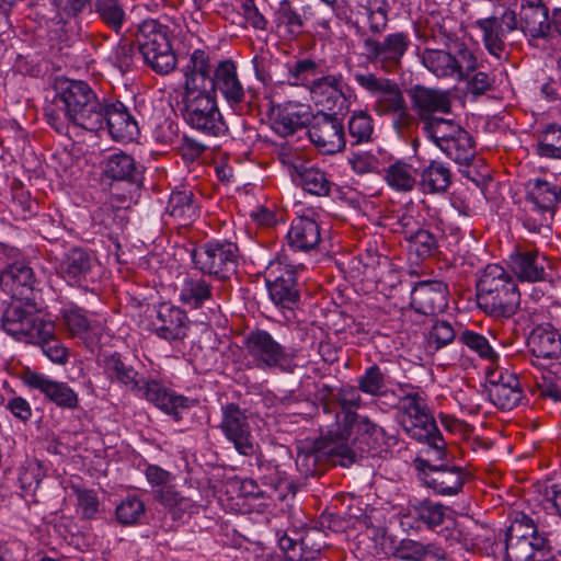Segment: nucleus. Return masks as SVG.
Listing matches in <instances>:
<instances>
[{
	"label": "nucleus",
	"mask_w": 561,
	"mask_h": 561,
	"mask_svg": "<svg viewBox=\"0 0 561 561\" xmlns=\"http://www.w3.org/2000/svg\"><path fill=\"white\" fill-rule=\"evenodd\" d=\"M55 95L45 108L48 124L59 134L72 130L96 133L101 129V102L91 87L82 80L65 77L54 81Z\"/></svg>",
	"instance_id": "obj_1"
},
{
	"label": "nucleus",
	"mask_w": 561,
	"mask_h": 561,
	"mask_svg": "<svg viewBox=\"0 0 561 561\" xmlns=\"http://www.w3.org/2000/svg\"><path fill=\"white\" fill-rule=\"evenodd\" d=\"M398 423L413 439L424 443L426 455L433 454L435 459H444L446 456V443L443 438L426 397L419 391L407 392L398 399Z\"/></svg>",
	"instance_id": "obj_2"
},
{
	"label": "nucleus",
	"mask_w": 561,
	"mask_h": 561,
	"mask_svg": "<svg viewBox=\"0 0 561 561\" xmlns=\"http://www.w3.org/2000/svg\"><path fill=\"white\" fill-rule=\"evenodd\" d=\"M477 300L486 314L510 318L518 309L520 294L515 279L504 267L489 264L477 283Z\"/></svg>",
	"instance_id": "obj_3"
},
{
	"label": "nucleus",
	"mask_w": 561,
	"mask_h": 561,
	"mask_svg": "<svg viewBox=\"0 0 561 561\" xmlns=\"http://www.w3.org/2000/svg\"><path fill=\"white\" fill-rule=\"evenodd\" d=\"M422 65L436 78H466L469 71L478 69V58L465 43H457L451 49L425 47L420 54Z\"/></svg>",
	"instance_id": "obj_4"
},
{
	"label": "nucleus",
	"mask_w": 561,
	"mask_h": 561,
	"mask_svg": "<svg viewBox=\"0 0 561 561\" xmlns=\"http://www.w3.org/2000/svg\"><path fill=\"white\" fill-rule=\"evenodd\" d=\"M191 257L203 274L226 280L236 272L239 248L232 242L213 240L194 247Z\"/></svg>",
	"instance_id": "obj_5"
},
{
	"label": "nucleus",
	"mask_w": 561,
	"mask_h": 561,
	"mask_svg": "<svg viewBox=\"0 0 561 561\" xmlns=\"http://www.w3.org/2000/svg\"><path fill=\"white\" fill-rule=\"evenodd\" d=\"M244 348L259 369H279L284 373H291L296 367L295 354L288 352L267 331L250 332L244 340Z\"/></svg>",
	"instance_id": "obj_6"
},
{
	"label": "nucleus",
	"mask_w": 561,
	"mask_h": 561,
	"mask_svg": "<svg viewBox=\"0 0 561 561\" xmlns=\"http://www.w3.org/2000/svg\"><path fill=\"white\" fill-rule=\"evenodd\" d=\"M409 94L424 136L449 121L437 116V114L448 115L451 113L453 101L448 90L417 84L409 91Z\"/></svg>",
	"instance_id": "obj_7"
},
{
	"label": "nucleus",
	"mask_w": 561,
	"mask_h": 561,
	"mask_svg": "<svg viewBox=\"0 0 561 561\" xmlns=\"http://www.w3.org/2000/svg\"><path fill=\"white\" fill-rule=\"evenodd\" d=\"M214 67L210 53L206 48H196L190 53L182 68L184 82L179 92L180 100L216 96L214 94Z\"/></svg>",
	"instance_id": "obj_8"
},
{
	"label": "nucleus",
	"mask_w": 561,
	"mask_h": 561,
	"mask_svg": "<svg viewBox=\"0 0 561 561\" xmlns=\"http://www.w3.org/2000/svg\"><path fill=\"white\" fill-rule=\"evenodd\" d=\"M425 138L459 165H469L476 159L472 136L454 119L443 123Z\"/></svg>",
	"instance_id": "obj_9"
},
{
	"label": "nucleus",
	"mask_w": 561,
	"mask_h": 561,
	"mask_svg": "<svg viewBox=\"0 0 561 561\" xmlns=\"http://www.w3.org/2000/svg\"><path fill=\"white\" fill-rule=\"evenodd\" d=\"M3 330L16 341L33 343L41 335L49 334L51 320L42 317L32 306L11 304L2 316Z\"/></svg>",
	"instance_id": "obj_10"
},
{
	"label": "nucleus",
	"mask_w": 561,
	"mask_h": 561,
	"mask_svg": "<svg viewBox=\"0 0 561 561\" xmlns=\"http://www.w3.org/2000/svg\"><path fill=\"white\" fill-rule=\"evenodd\" d=\"M354 80L375 98L373 110L377 115L388 116L404 110L407 102L397 82L371 72H356Z\"/></svg>",
	"instance_id": "obj_11"
},
{
	"label": "nucleus",
	"mask_w": 561,
	"mask_h": 561,
	"mask_svg": "<svg viewBox=\"0 0 561 561\" xmlns=\"http://www.w3.org/2000/svg\"><path fill=\"white\" fill-rule=\"evenodd\" d=\"M178 105L184 121L192 128L208 136H219L226 130L216 96L180 100Z\"/></svg>",
	"instance_id": "obj_12"
},
{
	"label": "nucleus",
	"mask_w": 561,
	"mask_h": 561,
	"mask_svg": "<svg viewBox=\"0 0 561 561\" xmlns=\"http://www.w3.org/2000/svg\"><path fill=\"white\" fill-rule=\"evenodd\" d=\"M310 141L323 154H334L345 149L343 122L335 114L317 113L308 127Z\"/></svg>",
	"instance_id": "obj_13"
},
{
	"label": "nucleus",
	"mask_w": 561,
	"mask_h": 561,
	"mask_svg": "<svg viewBox=\"0 0 561 561\" xmlns=\"http://www.w3.org/2000/svg\"><path fill=\"white\" fill-rule=\"evenodd\" d=\"M219 428L239 454L243 456L254 454V439L249 415L237 403L222 405Z\"/></svg>",
	"instance_id": "obj_14"
},
{
	"label": "nucleus",
	"mask_w": 561,
	"mask_h": 561,
	"mask_svg": "<svg viewBox=\"0 0 561 561\" xmlns=\"http://www.w3.org/2000/svg\"><path fill=\"white\" fill-rule=\"evenodd\" d=\"M410 46V37L404 32L389 34L382 42L367 37L364 48L367 58L379 64L386 72H392L401 66V60Z\"/></svg>",
	"instance_id": "obj_15"
},
{
	"label": "nucleus",
	"mask_w": 561,
	"mask_h": 561,
	"mask_svg": "<svg viewBox=\"0 0 561 561\" xmlns=\"http://www.w3.org/2000/svg\"><path fill=\"white\" fill-rule=\"evenodd\" d=\"M481 31L485 49L495 57L505 50L506 36L518 30V15L512 9H505L501 15L479 19L473 24Z\"/></svg>",
	"instance_id": "obj_16"
},
{
	"label": "nucleus",
	"mask_w": 561,
	"mask_h": 561,
	"mask_svg": "<svg viewBox=\"0 0 561 561\" xmlns=\"http://www.w3.org/2000/svg\"><path fill=\"white\" fill-rule=\"evenodd\" d=\"M309 91L316 104L328 110L346 108L354 96L353 89L344 81L342 73H329L314 79Z\"/></svg>",
	"instance_id": "obj_17"
},
{
	"label": "nucleus",
	"mask_w": 561,
	"mask_h": 561,
	"mask_svg": "<svg viewBox=\"0 0 561 561\" xmlns=\"http://www.w3.org/2000/svg\"><path fill=\"white\" fill-rule=\"evenodd\" d=\"M488 394L494 405L502 410H512L524 398V391L516 375L496 368L488 370Z\"/></svg>",
	"instance_id": "obj_18"
},
{
	"label": "nucleus",
	"mask_w": 561,
	"mask_h": 561,
	"mask_svg": "<svg viewBox=\"0 0 561 561\" xmlns=\"http://www.w3.org/2000/svg\"><path fill=\"white\" fill-rule=\"evenodd\" d=\"M100 264L95 255L82 248L69 250L60 263V274L69 284L88 286L98 278Z\"/></svg>",
	"instance_id": "obj_19"
},
{
	"label": "nucleus",
	"mask_w": 561,
	"mask_h": 561,
	"mask_svg": "<svg viewBox=\"0 0 561 561\" xmlns=\"http://www.w3.org/2000/svg\"><path fill=\"white\" fill-rule=\"evenodd\" d=\"M213 67L214 94L219 92L232 107L244 103L247 91L240 79L237 62L226 58L218 60Z\"/></svg>",
	"instance_id": "obj_20"
},
{
	"label": "nucleus",
	"mask_w": 561,
	"mask_h": 561,
	"mask_svg": "<svg viewBox=\"0 0 561 561\" xmlns=\"http://www.w3.org/2000/svg\"><path fill=\"white\" fill-rule=\"evenodd\" d=\"M277 272L275 278L267 279L268 294L273 302L293 310L299 302L300 293L297 283V267L293 265H272L270 275Z\"/></svg>",
	"instance_id": "obj_21"
},
{
	"label": "nucleus",
	"mask_w": 561,
	"mask_h": 561,
	"mask_svg": "<svg viewBox=\"0 0 561 561\" xmlns=\"http://www.w3.org/2000/svg\"><path fill=\"white\" fill-rule=\"evenodd\" d=\"M427 459H417L428 467L424 473V484L433 489L440 495H456L465 484L468 476L460 467L456 466H431V460H436L433 454L427 455Z\"/></svg>",
	"instance_id": "obj_22"
},
{
	"label": "nucleus",
	"mask_w": 561,
	"mask_h": 561,
	"mask_svg": "<svg viewBox=\"0 0 561 561\" xmlns=\"http://www.w3.org/2000/svg\"><path fill=\"white\" fill-rule=\"evenodd\" d=\"M101 129L104 124L116 141H131L139 135V127L128 108L119 101L101 105Z\"/></svg>",
	"instance_id": "obj_23"
},
{
	"label": "nucleus",
	"mask_w": 561,
	"mask_h": 561,
	"mask_svg": "<svg viewBox=\"0 0 561 561\" xmlns=\"http://www.w3.org/2000/svg\"><path fill=\"white\" fill-rule=\"evenodd\" d=\"M447 285L439 280L417 283L411 294V306L419 313L434 316L448 306Z\"/></svg>",
	"instance_id": "obj_24"
},
{
	"label": "nucleus",
	"mask_w": 561,
	"mask_h": 561,
	"mask_svg": "<svg viewBox=\"0 0 561 561\" xmlns=\"http://www.w3.org/2000/svg\"><path fill=\"white\" fill-rule=\"evenodd\" d=\"M282 161L288 165L291 174L298 178L302 188L317 196H327L331 192V181L324 171L305 163L296 153H282Z\"/></svg>",
	"instance_id": "obj_25"
},
{
	"label": "nucleus",
	"mask_w": 561,
	"mask_h": 561,
	"mask_svg": "<svg viewBox=\"0 0 561 561\" xmlns=\"http://www.w3.org/2000/svg\"><path fill=\"white\" fill-rule=\"evenodd\" d=\"M518 28L533 39L547 38L550 35L549 10L542 0H522Z\"/></svg>",
	"instance_id": "obj_26"
},
{
	"label": "nucleus",
	"mask_w": 561,
	"mask_h": 561,
	"mask_svg": "<svg viewBox=\"0 0 561 561\" xmlns=\"http://www.w3.org/2000/svg\"><path fill=\"white\" fill-rule=\"evenodd\" d=\"M188 324L190 321L186 312L168 304H161L159 306L157 318L153 322L157 335L169 342L180 341L186 337Z\"/></svg>",
	"instance_id": "obj_27"
},
{
	"label": "nucleus",
	"mask_w": 561,
	"mask_h": 561,
	"mask_svg": "<svg viewBox=\"0 0 561 561\" xmlns=\"http://www.w3.org/2000/svg\"><path fill=\"white\" fill-rule=\"evenodd\" d=\"M34 282V272L24 261H14L0 271V289L18 299L27 297Z\"/></svg>",
	"instance_id": "obj_28"
},
{
	"label": "nucleus",
	"mask_w": 561,
	"mask_h": 561,
	"mask_svg": "<svg viewBox=\"0 0 561 561\" xmlns=\"http://www.w3.org/2000/svg\"><path fill=\"white\" fill-rule=\"evenodd\" d=\"M24 382L34 389H38L58 407L75 409L78 405L77 393L65 382L48 379L46 376L27 371L24 375Z\"/></svg>",
	"instance_id": "obj_29"
},
{
	"label": "nucleus",
	"mask_w": 561,
	"mask_h": 561,
	"mask_svg": "<svg viewBox=\"0 0 561 561\" xmlns=\"http://www.w3.org/2000/svg\"><path fill=\"white\" fill-rule=\"evenodd\" d=\"M136 396L145 398L152 402L162 411L178 416L179 409L188 408L190 400L186 397L178 396L173 391L168 390L157 380L141 381L140 391L135 392Z\"/></svg>",
	"instance_id": "obj_30"
},
{
	"label": "nucleus",
	"mask_w": 561,
	"mask_h": 561,
	"mask_svg": "<svg viewBox=\"0 0 561 561\" xmlns=\"http://www.w3.org/2000/svg\"><path fill=\"white\" fill-rule=\"evenodd\" d=\"M145 64L159 75H168L176 67V56L169 34H159V39L139 48Z\"/></svg>",
	"instance_id": "obj_31"
},
{
	"label": "nucleus",
	"mask_w": 561,
	"mask_h": 561,
	"mask_svg": "<svg viewBox=\"0 0 561 561\" xmlns=\"http://www.w3.org/2000/svg\"><path fill=\"white\" fill-rule=\"evenodd\" d=\"M527 345L537 358L557 359L561 356V336L549 323L534 328L528 336Z\"/></svg>",
	"instance_id": "obj_32"
},
{
	"label": "nucleus",
	"mask_w": 561,
	"mask_h": 561,
	"mask_svg": "<svg viewBox=\"0 0 561 561\" xmlns=\"http://www.w3.org/2000/svg\"><path fill=\"white\" fill-rule=\"evenodd\" d=\"M287 239L289 245L295 250L308 252L319 245L321 228L316 219L300 216L293 220Z\"/></svg>",
	"instance_id": "obj_33"
},
{
	"label": "nucleus",
	"mask_w": 561,
	"mask_h": 561,
	"mask_svg": "<svg viewBox=\"0 0 561 561\" xmlns=\"http://www.w3.org/2000/svg\"><path fill=\"white\" fill-rule=\"evenodd\" d=\"M548 539L545 536L523 538L516 535L514 538H505L506 561H534L537 557H545Z\"/></svg>",
	"instance_id": "obj_34"
},
{
	"label": "nucleus",
	"mask_w": 561,
	"mask_h": 561,
	"mask_svg": "<svg viewBox=\"0 0 561 561\" xmlns=\"http://www.w3.org/2000/svg\"><path fill=\"white\" fill-rule=\"evenodd\" d=\"M329 450L322 437L302 447L296 457L297 469L306 478L321 474L328 466Z\"/></svg>",
	"instance_id": "obj_35"
},
{
	"label": "nucleus",
	"mask_w": 561,
	"mask_h": 561,
	"mask_svg": "<svg viewBox=\"0 0 561 561\" xmlns=\"http://www.w3.org/2000/svg\"><path fill=\"white\" fill-rule=\"evenodd\" d=\"M510 267L522 282H539L545 279L543 257L538 250L517 251L510 256Z\"/></svg>",
	"instance_id": "obj_36"
},
{
	"label": "nucleus",
	"mask_w": 561,
	"mask_h": 561,
	"mask_svg": "<svg viewBox=\"0 0 561 561\" xmlns=\"http://www.w3.org/2000/svg\"><path fill=\"white\" fill-rule=\"evenodd\" d=\"M393 556L401 561H446L447 553L438 545L430 542L422 543L412 539H403L396 547Z\"/></svg>",
	"instance_id": "obj_37"
},
{
	"label": "nucleus",
	"mask_w": 561,
	"mask_h": 561,
	"mask_svg": "<svg viewBox=\"0 0 561 561\" xmlns=\"http://www.w3.org/2000/svg\"><path fill=\"white\" fill-rule=\"evenodd\" d=\"M104 371L112 381H117L131 392L140 391L142 377L119 354L114 353L104 359Z\"/></svg>",
	"instance_id": "obj_38"
},
{
	"label": "nucleus",
	"mask_w": 561,
	"mask_h": 561,
	"mask_svg": "<svg viewBox=\"0 0 561 561\" xmlns=\"http://www.w3.org/2000/svg\"><path fill=\"white\" fill-rule=\"evenodd\" d=\"M455 20L450 16L431 15L425 19L424 26L417 36L424 42H440L444 46L457 39Z\"/></svg>",
	"instance_id": "obj_39"
},
{
	"label": "nucleus",
	"mask_w": 561,
	"mask_h": 561,
	"mask_svg": "<svg viewBox=\"0 0 561 561\" xmlns=\"http://www.w3.org/2000/svg\"><path fill=\"white\" fill-rule=\"evenodd\" d=\"M103 172L114 181L127 182H136L141 173L134 158L125 152H115L106 157L103 161Z\"/></svg>",
	"instance_id": "obj_40"
},
{
	"label": "nucleus",
	"mask_w": 561,
	"mask_h": 561,
	"mask_svg": "<svg viewBox=\"0 0 561 561\" xmlns=\"http://www.w3.org/2000/svg\"><path fill=\"white\" fill-rule=\"evenodd\" d=\"M356 15V23H366L373 35H380L388 26V2L387 0H366L365 4L358 5Z\"/></svg>",
	"instance_id": "obj_41"
},
{
	"label": "nucleus",
	"mask_w": 561,
	"mask_h": 561,
	"mask_svg": "<svg viewBox=\"0 0 561 561\" xmlns=\"http://www.w3.org/2000/svg\"><path fill=\"white\" fill-rule=\"evenodd\" d=\"M153 496L174 520H180L185 514H191L192 510L195 507V503L192 499L182 496L171 484L156 489Z\"/></svg>",
	"instance_id": "obj_42"
},
{
	"label": "nucleus",
	"mask_w": 561,
	"mask_h": 561,
	"mask_svg": "<svg viewBox=\"0 0 561 561\" xmlns=\"http://www.w3.org/2000/svg\"><path fill=\"white\" fill-rule=\"evenodd\" d=\"M98 19L116 35H119L127 22V12L121 0H93Z\"/></svg>",
	"instance_id": "obj_43"
},
{
	"label": "nucleus",
	"mask_w": 561,
	"mask_h": 561,
	"mask_svg": "<svg viewBox=\"0 0 561 561\" xmlns=\"http://www.w3.org/2000/svg\"><path fill=\"white\" fill-rule=\"evenodd\" d=\"M167 213L181 226H187L197 216V205L190 190L174 191L170 195Z\"/></svg>",
	"instance_id": "obj_44"
},
{
	"label": "nucleus",
	"mask_w": 561,
	"mask_h": 561,
	"mask_svg": "<svg viewBox=\"0 0 561 561\" xmlns=\"http://www.w3.org/2000/svg\"><path fill=\"white\" fill-rule=\"evenodd\" d=\"M270 118L272 128L282 137L295 134L305 123L302 116L297 111V106L291 104L273 106Z\"/></svg>",
	"instance_id": "obj_45"
},
{
	"label": "nucleus",
	"mask_w": 561,
	"mask_h": 561,
	"mask_svg": "<svg viewBox=\"0 0 561 561\" xmlns=\"http://www.w3.org/2000/svg\"><path fill=\"white\" fill-rule=\"evenodd\" d=\"M420 184L425 193H444L451 184V172L439 161H431L421 173Z\"/></svg>",
	"instance_id": "obj_46"
},
{
	"label": "nucleus",
	"mask_w": 561,
	"mask_h": 561,
	"mask_svg": "<svg viewBox=\"0 0 561 561\" xmlns=\"http://www.w3.org/2000/svg\"><path fill=\"white\" fill-rule=\"evenodd\" d=\"M557 188L558 185L537 179L528 192L527 201L537 209L554 214L558 204Z\"/></svg>",
	"instance_id": "obj_47"
},
{
	"label": "nucleus",
	"mask_w": 561,
	"mask_h": 561,
	"mask_svg": "<svg viewBox=\"0 0 561 561\" xmlns=\"http://www.w3.org/2000/svg\"><path fill=\"white\" fill-rule=\"evenodd\" d=\"M347 129L352 145L370 142L375 130L374 118L367 111H354L348 118Z\"/></svg>",
	"instance_id": "obj_48"
},
{
	"label": "nucleus",
	"mask_w": 561,
	"mask_h": 561,
	"mask_svg": "<svg viewBox=\"0 0 561 561\" xmlns=\"http://www.w3.org/2000/svg\"><path fill=\"white\" fill-rule=\"evenodd\" d=\"M62 322L71 337H79L85 341L93 331V325L87 317V312L78 307L65 309L62 311Z\"/></svg>",
	"instance_id": "obj_49"
},
{
	"label": "nucleus",
	"mask_w": 561,
	"mask_h": 561,
	"mask_svg": "<svg viewBox=\"0 0 561 561\" xmlns=\"http://www.w3.org/2000/svg\"><path fill=\"white\" fill-rule=\"evenodd\" d=\"M180 298L184 304L201 307L211 298V285L203 277H188L182 285Z\"/></svg>",
	"instance_id": "obj_50"
},
{
	"label": "nucleus",
	"mask_w": 561,
	"mask_h": 561,
	"mask_svg": "<svg viewBox=\"0 0 561 561\" xmlns=\"http://www.w3.org/2000/svg\"><path fill=\"white\" fill-rule=\"evenodd\" d=\"M358 389L371 397L381 398L389 394L385 373L378 365L369 366L364 374L358 377Z\"/></svg>",
	"instance_id": "obj_51"
},
{
	"label": "nucleus",
	"mask_w": 561,
	"mask_h": 561,
	"mask_svg": "<svg viewBox=\"0 0 561 561\" xmlns=\"http://www.w3.org/2000/svg\"><path fill=\"white\" fill-rule=\"evenodd\" d=\"M385 179L391 187L408 192L416 183V171L411 164L397 161L389 165Z\"/></svg>",
	"instance_id": "obj_52"
},
{
	"label": "nucleus",
	"mask_w": 561,
	"mask_h": 561,
	"mask_svg": "<svg viewBox=\"0 0 561 561\" xmlns=\"http://www.w3.org/2000/svg\"><path fill=\"white\" fill-rule=\"evenodd\" d=\"M537 153L541 158L561 160V126L550 125L538 134Z\"/></svg>",
	"instance_id": "obj_53"
},
{
	"label": "nucleus",
	"mask_w": 561,
	"mask_h": 561,
	"mask_svg": "<svg viewBox=\"0 0 561 561\" xmlns=\"http://www.w3.org/2000/svg\"><path fill=\"white\" fill-rule=\"evenodd\" d=\"M275 22L278 28H284L289 35L299 34L305 26L304 16L291 5L290 0H282L275 11Z\"/></svg>",
	"instance_id": "obj_54"
},
{
	"label": "nucleus",
	"mask_w": 561,
	"mask_h": 561,
	"mask_svg": "<svg viewBox=\"0 0 561 561\" xmlns=\"http://www.w3.org/2000/svg\"><path fill=\"white\" fill-rule=\"evenodd\" d=\"M47 335H41L32 344L41 346L43 353L55 364L64 365L69 359V350L56 337L55 323L51 321V330Z\"/></svg>",
	"instance_id": "obj_55"
},
{
	"label": "nucleus",
	"mask_w": 561,
	"mask_h": 561,
	"mask_svg": "<svg viewBox=\"0 0 561 561\" xmlns=\"http://www.w3.org/2000/svg\"><path fill=\"white\" fill-rule=\"evenodd\" d=\"M145 503L135 495L124 499L115 510L117 522L124 526L138 524L145 516Z\"/></svg>",
	"instance_id": "obj_56"
},
{
	"label": "nucleus",
	"mask_w": 561,
	"mask_h": 561,
	"mask_svg": "<svg viewBox=\"0 0 561 561\" xmlns=\"http://www.w3.org/2000/svg\"><path fill=\"white\" fill-rule=\"evenodd\" d=\"M404 238L410 243V250L419 257H430L437 249L436 238L424 229L405 230Z\"/></svg>",
	"instance_id": "obj_57"
},
{
	"label": "nucleus",
	"mask_w": 561,
	"mask_h": 561,
	"mask_svg": "<svg viewBox=\"0 0 561 561\" xmlns=\"http://www.w3.org/2000/svg\"><path fill=\"white\" fill-rule=\"evenodd\" d=\"M459 341L472 352H476L481 358L496 365L499 362L497 353L492 348L488 339L477 332L465 330L459 336Z\"/></svg>",
	"instance_id": "obj_58"
},
{
	"label": "nucleus",
	"mask_w": 561,
	"mask_h": 561,
	"mask_svg": "<svg viewBox=\"0 0 561 561\" xmlns=\"http://www.w3.org/2000/svg\"><path fill=\"white\" fill-rule=\"evenodd\" d=\"M319 72V66L311 59H300L288 68L291 85H301L310 90V85Z\"/></svg>",
	"instance_id": "obj_59"
},
{
	"label": "nucleus",
	"mask_w": 561,
	"mask_h": 561,
	"mask_svg": "<svg viewBox=\"0 0 561 561\" xmlns=\"http://www.w3.org/2000/svg\"><path fill=\"white\" fill-rule=\"evenodd\" d=\"M535 389L540 398L551 399L554 402H561V378L557 377L556 371L548 369L536 377Z\"/></svg>",
	"instance_id": "obj_60"
},
{
	"label": "nucleus",
	"mask_w": 561,
	"mask_h": 561,
	"mask_svg": "<svg viewBox=\"0 0 561 561\" xmlns=\"http://www.w3.org/2000/svg\"><path fill=\"white\" fill-rule=\"evenodd\" d=\"M516 535L523 538L542 536L538 531L535 520L524 512H514L510 527L505 531V538H514Z\"/></svg>",
	"instance_id": "obj_61"
},
{
	"label": "nucleus",
	"mask_w": 561,
	"mask_h": 561,
	"mask_svg": "<svg viewBox=\"0 0 561 561\" xmlns=\"http://www.w3.org/2000/svg\"><path fill=\"white\" fill-rule=\"evenodd\" d=\"M358 387L346 386L342 387L337 390V392L333 396V399L341 405L342 410L345 412V420L348 423H352L356 413L352 412L353 409H358L363 404L362 397L359 394Z\"/></svg>",
	"instance_id": "obj_62"
},
{
	"label": "nucleus",
	"mask_w": 561,
	"mask_h": 561,
	"mask_svg": "<svg viewBox=\"0 0 561 561\" xmlns=\"http://www.w3.org/2000/svg\"><path fill=\"white\" fill-rule=\"evenodd\" d=\"M413 514L416 519L434 528L444 522L445 508L439 503L425 500L413 506Z\"/></svg>",
	"instance_id": "obj_63"
},
{
	"label": "nucleus",
	"mask_w": 561,
	"mask_h": 561,
	"mask_svg": "<svg viewBox=\"0 0 561 561\" xmlns=\"http://www.w3.org/2000/svg\"><path fill=\"white\" fill-rule=\"evenodd\" d=\"M325 439L328 454V465L347 467L355 461V453L342 440L332 437H322Z\"/></svg>",
	"instance_id": "obj_64"
}]
</instances>
